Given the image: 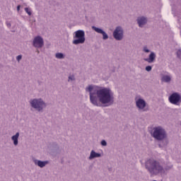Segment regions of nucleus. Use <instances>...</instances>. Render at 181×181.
Returning a JSON list of instances; mask_svg holds the SVG:
<instances>
[{
    "instance_id": "7ed1b4c3",
    "label": "nucleus",
    "mask_w": 181,
    "mask_h": 181,
    "mask_svg": "<svg viewBox=\"0 0 181 181\" xmlns=\"http://www.w3.org/2000/svg\"><path fill=\"white\" fill-rule=\"evenodd\" d=\"M150 134L156 141H164L168 138L166 130L162 126L153 127Z\"/></svg>"
},
{
    "instance_id": "f3484780",
    "label": "nucleus",
    "mask_w": 181,
    "mask_h": 181,
    "mask_svg": "<svg viewBox=\"0 0 181 181\" xmlns=\"http://www.w3.org/2000/svg\"><path fill=\"white\" fill-rule=\"evenodd\" d=\"M56 59H59V60H62L63 59H65L66 55L62 52H57L55 54Z\"/></svg>"
},
{
    "instance_id": "20e7f679",
    "label": "nucleus",
    "mask_w": 181,
    "mask_h": 181,
    "mask_svg": "<svg viewBox=\"0 0 181 181\" xmlns=\"http://www.w3.org/2000/svg\"><path fill=\"white\" fill-rule=\"evenodd\" d=\"M29 104L31 110H35L37 112H43L45 108L47 107V103L42 98H32L29 100Z\"/></svg>"
},
{
    "instance_id": "423d86ee",
    "label": "nucleus",
    "mask_w": 181,
    "mask_h": 181,
    "mask_svg": "<svg viewBox=\"0 0 181 181\" xmlns=\"http://www.w3.org/2000/svg\"><path fill=\"white\" fill-rule=\"evenodd\" d=\"M134 100L136 107L139 111H144V112L148 111V108H146V101H145L141 95L136 96Z\"/></svg>"
},
{
    "instance_id": "5701e85b",
    "label": "nucleus",
    "mask_w": 181,
    "mask_h": 181,
    "mask_svg": "<svg viewBox=\"0 0 181 181\" xmlns=\"http://www.w3.org/2000/svg\"><path fill=\"white\" fill-rule=\"evenodd\" d=\"M16 60L19 63V62H21V60H22V54H20V55L17 56L16 57Z\"/></svg>"
},
{
    "instance_id": "dca6fc26",
    "label": "nucleus",
    "mask_w": 181,
    "mask_h": 181,
    "mask_svg": "<svg viewBox=\"0 0 181 181\" xmlns=\"http://www.w3.org/2000/svg\"><path fill=\"white\" fill-rule=\"evenodd\" d=\"M95 158H101V153L95 152V151L92 150L90 151V156L88 157L89 160H93Z\"/></svg>"
},
{
    "instance_id": "9d476101",
    "label": "nucleus",
    "mask_w": 181,
    "mask_h": 181,
    "mask_svg": "<svg viewBox=\"0 0 181 181\" xmlns=\"http://www.w3.org/2000/svg\"><path fill=\"white\" fill-rule=\"evenodd\" d=\"M92 29L93 30H95L96 33L102 35L103 40H107V39H108V34H107V33H105V31H104V30H103L102 28H97L93 25L92 26Z\"/></svg>"
},
{
    "instance_id": "4468645a",
    "label": "nucleus",
    "mask_w": 181,
    "mask_h": 181,
    "mask_svg": "<svg viewBox=\"0 0 181 181\" xmlns=\"http://www.w3.org/2000/svg\"><path fill=\"white\" fill-rule=\"evenodd\" d=\"M33 160L36 166H39V168H45L46 165H49V161L47 160L42 161L40 160H37L35 158H33Z\"/></svg>"
},
{
    "instance_id": "6e6552de",
    "label": "nucleus",
    "mask_w": 181,
    "mask_h": 181,
    "mask_svg": "<svg viewBox=\"0 0 181 181\" xmlns=\"http://www.w3.org/2000/svg\"><path fill=\"white\" fill-rule=\"evenodd\" d=\"M112 36L115 40H122L124 39V28L121 26L116 27L112 33Z\"/></svg>"
},
{
    "instance_id": "39448f33",
    "label": "nucleus",
    "mask_w": 181,
    "mask_h": 181,
    "mask_svg": "<svg viewBox=\"0 0 181 181\" xmlns=\"http://www.w3.org/2000/svg\"><path fill=\"white\" fill-rule=\"evenodd\" d=\"M74 36L73 45H83L86 42V33L83 30H76Z\"/></svg>"
},
{
    "instance_id": "f257e3e1",
    "label": "nucleus",
    "mask_w": 181,
    "mask_h": 181,
    "mask_svg": "<svg viewBox=\"0 0 181 181\" xmlns=\"http://www.w3.org/2000/svg\"><path fill=\"white\" fill-rule=\"evenodd\" d=\"M86 91L89 93L90 101L95 107H101V104L108 107L114 104V92L108 87L89 85Z\"/></svg>"
},
{
    "instance_id": "b1692460",
    "label": "nucleus",
    "mask_w": 181,
    "mask_h": 181,
    "mask_svg": "<svg viewBox=\"0 0 181 181\" xmlns=\"http://www.w3.org/2000/svg\"><path fill=\"white\" fill-rule=\"evenodd\" d=\"M177 57H178V59H181V50L180 49H179L177 52Z\"/></svg>"
},
{
    "instance_id": "2eb2a0df",
    "label": "nucleus",
    "mask_w": 181,
    "mask_h": 181,
    "mask_svg": "<svg viewBox=\"0 0 181 181\" xmlns=\"http://www.w3.org/2000/svg\"><path fill=\"white\" fill-rule=\"evenodd\" d=\"M19 132H16V134L11 136V141H13L14 146H18L19 144Z\"/></svg>"
},
{
    "instance_id": "aec40b11",
    "label": "nucleus",
    "mask_w": 181,
    "mask_h": 181,
    "mask_svg": "<svg viewBox=\"0 0 181 181\" xmlns=\"http://www.w3.org/2000/svg\"><path fill=\"white\" fill-rule=\"evenodd\" d=\"M142 52L144 53H151V49L148 47V46L143 47Z\"/></svg>"
},
{
    "instance_id": "9b49d317",
    "label": "nucleus",
    "mask_w": 181,
    "mask_h": 181,
    "mask_svg": "<svg viewBox=\"0 0 181 181\" xmlns=\"http://www.w3.org/2000/svg\"><path fill=\"white\" fill-rule=\"evenodd\" d=\"M136 23L139 28H144V26L148 23V18L139 16L136 18Z\"/></svg>"
},
{
    "instance_id": "a211bd4d",
    "label": "nucleus",
    "mask_w": 181,
    "mask_h": 181,
    "mask_svg": "<svg viewBox=\"0 0 181 181\" xmlns=\"http://www.w3.org/2000/svg\"><path fill=\"white\" fill-rule=\"evenodd\" d=\"M68 81L69 83H71L72 81H76V76H74V75H70L68 77Z\"/></svg>"
},
{
    "instance_id": "393cba45",
    "label": "nucleus",
    "mask_w": 181,
    "mask_h": 181,
    "mask_svg": "<svg viewBox=\"0 0 181 181\" xmlns=\"http://www.w3.org/2000/svg\"><path fill=\"white\" fill-rule=\"evenodd\" d=\"M177 23H178V25H177L178 26V28H181V18H178L177 19Z\"/></svg>"
},
{
    "instance_id": "f03ea898",
    "label": "nucleus",
    "mask_w": 181,
    "mask_h": 181,
    "mask_svg": "<svg viewBox=\"0 0 181 181\" xmlns=\"http://www.w3.org/2000/svg\"><path fill=\"white\" fill-rule=\"evenodd\" d=\"M173 168V164L170 163H167L165 168H163V165L160 164V162L154 158H148L145 161V168L151 176L163 175L165 174V170H170Z\"/></svg>"
},
{
    "instance_id": "412c9836",
    "label": "nucleus",
    "mask_w": 181,
    "mask_h": 181,
    "mask_svg": "<svg viewBox=\"0 0 181 181\" xmlns=\"http://www.w3.org/2000/svg\"><path fill=\"white\" fill-rule=\"evenodd\" d=\"M146 71H152V66H147L145 68Z\"/></svg>"
},
{
    "instance_id": "6ab92c4d",
    "label": "nucleus",
    "mask_w": 181,
    "mask_h": 181,
    "mask_svg": "<svg viewBox=\"0 0 181 181\" xmlns=\"http://www.w3.org/2000/svg\"><path fill=\"white\" fill-rule=\"evenodd\" d=\"M25 12H26V13H28V15H29V16H30L32 15V9H30V8H24Z\"/></svg>"
},
{
    "instance_id": "1a4fd4ad",
    "label": "nucleus",
    "mask_w": 181,
    "mask_h": 181,
    "mask_svg": "<svg viewBox=\"0 0 181 181\" xmlns=\"http://www.w3.org/2000/svg\"><path fill=\"white\" fill-rule=\"evenodd\" d=\"M33 46L36 49H42L43 46H45V41L43 40V37L38 35L36 36L33 41Z\"/></svg>"
},
{
    "instance_id": "4be33fe9",
    "label": "nucleus",
    "mask_w": 181,
    "mask_h": 181,
    "mask_svg": "<svg viewBox=\"0 0 181 181\" xmlns=\"http://www.w3.org/2000/svg\"><path fill=\"white\" fill-rule=\"evenodd\" d=\"M100 144L102 146H107V141L105 140H102Z\"/></svg>"
},
{
    "instance_id": "0eeeda50",
    "label": "nucleus",
    "mask_w": 181,
    "mask_h": 181,
    "mask_svg": "<svg viewBox=\"0 0 181 181\" xmlns=\"http://www.w3.org/2000/svg\"><path fill=\"white\" fill-rule=\"evenodd\" d=\"M169 103L173 105H180L181 93L177 92L173 93L168 98Z\"/></svg>"
},
{
    "instance_id": "f8f14e48",
    "label": "nucleus",
    "mask_w": 181,
    "mask_h": 181,
    "mask_svg": "<svg viewBox=\"0 0 181 181\" xmlns=\"http://www.w3.org/2000/svg\"><path fill=\"white\" fill-rule=\"evenodd\" d=\"M156 60V53L154 52H151L148 57L144 59V62H147V63H155Z\"/></svg>"
},
{
    "instance_id": "ddd939ff",
    "label": "nucleus",
    "mask_w": 181,
    "mask_h": 181,
    "mask_svg": "<svg viewBox=\"0 0 181 181\" xmlns=\"http://www.w3.org/2000/svg\"><path fill=\"white\" fill-rule=\"evenodd\" d=\"M172 81V75L169 73L161 75V82L169 83Z\"/></svg>"
},
{
    "instance_id": "bb28decb",
    "label": "nucleus",
    "mask_w": 181,
    "mask_h": 181,
    "mask_svg": "<svg viewBox=\"0 0 181 181\" xmlns=\"http://www.w3.org/2000/svg\"><path fill=\"white\" fill-rule=\"evenodd\" d=\"M7 26L8 28H11V23H7Z\"/></svg>"
},
{
    "instance_id": "a878e982",
    "label": "nucleus",
    "mask_w": 181,
    "mask_h": 181,
    "mask_svg": "<svg viewBox=\"0 0 181 181\" xmlns=\"http://www.w3.org/2000/svg\"><path fill=\"white\" fill-rule=\"evenodd\" d=\"M17 11H18V12H19V11H21V5H18L17 6Z\"/></svg>"
}]
</instances>
